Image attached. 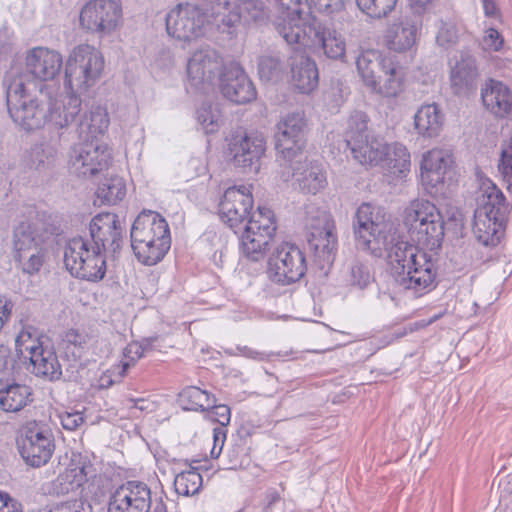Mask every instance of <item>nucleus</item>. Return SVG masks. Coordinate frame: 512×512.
Here are the masks:
<instances>
[{
  "instance_id": "774afa93",
  "label": "nucleus",
  "mask_w": 512,
  "mask_h": 512,
  "mask_svg": "<svg viewBox=\"0 0 512 512\" xmlns=\"http://www.w3.org/2000/svg\"><path fill=\"white\" fill-rule=\"evenodd\" d=\"M13 358L10 355V349L7 346L0 345V371H5L13 366Z\"/></svg>"
},
{
  "instance_id": "f03ea898",
  "label": "nucleus",
  "mask_w": 512,
  "mask_h": 512,
  "mask_svg": "<svg viewBox=\"0 0 512 512\" xmlns=\"http://www.w3.org/2000/svg\"><path fill=\"white\" fill-rule=\"evenodd\" d=\"M8 113L15 124L25 131H34L45 124L59 137L64 127L63 92L55 84L29 81L28 76L5 77Z\"/></svg>"
},
{
  "instance_id": "dca6fc26",
  "label": "nucleus",
  "mask_w": 512,
  "mask_h": 512,
  "mask_svg": "<svg viewBox=\"0 0 512 512\" xmlns=\"http://www.w3.org/2000/svg\"><path fill=\"white\" fill-rule=\"evenodd\" d=\"M17 446L21 457L31 467L46 464L55 448L52 433L36 422L28 423L21 430Z\"/></svg>"
},
{
  "instance_id": "0e129e2a",
  "label": "nucleus",
  "mask_w": 512,
  "mask_h": 512,
  "mask_svg": "<svg viewBox=\"0 0 512 512\" xmlns=\"http://www.w3.org/2000/svg\"><path fill=\"white\" fill-rule=\"evenodd\" d=\"M225 439H226L225 427H220V426L215 427L213 429L214 446L211 450L212 457L217 458L220 455L223 445H224V442H225Z\"/></svg>"
},
{
  "instance_id": "13d9d810",
  "label": "nucleus",
  "mask_w": 512,
  "mask_h": 512,
  "mask_svg": "<svg viewBox=\"0 0 512 512\" xmlns=\"http://www.w3.org/2000/svg\"><path fill=\"white\" fill-rule=\"evenodd\" d=\"M145 354L143 353V348L138 345L137 342L129 344L125 348L124 356L127 358V361L122 362L121 370L118 373L119 378H122L127 370L133 365L137 360L141 359Z\"/></svg>"
},
{
  "instance_id": "c85d7f7f",
  "label": "nucleus",
  "mask_w": 512,
  "mask_h": 512,
  "mask_svg": "<svg viewBox=\"0 0 512 512\" xmlns=\"http://www.w3.org/2000/svg\"><path fill=\"white\" fill-rule=\"evenodd\" d=\"M484 107L494 116L503 118L512 113V93L500 81L489 79L481 89Z\"/></svg>"
},
{
  "instance_id": "c03bdc74",
  "label": "nucleus",
  "mask_w": 512,
  "mask_h": 512,
  "mask_svg": "<svg viewBox=\"0 0 512 512\" xmlns=\"http://www.w3.org/2000/svg\"><path fill=\"white\" fill-rule=\"evenodd\" d=\"M305 139L287 137V134L275 133V149L277 153L290 164L302 152Z\"/></svg>"
},
{
  "instance_id": "09e8293b",
  "label": "nucleus",
  "mask_w": 512,
  "mask_h": 512,
  "mask_svg": "<svg viewBox=\"0 0 512 512\" xmlns=\"http://www.w3.org/2000/svg\"><path fill=\"white\" fill-rule=\"evenodd\" d=\"M276 133L287 137L305 139L306 120L303 113L294 112L284 116L276 125Z\"/></svg>"
},
{
  "instance_id": "864d4df0",
  "label": "nucleus",
  "mask_w": 512,
  "mask_h": 512,
  "mask_svg": "<svg viewBox=\"0 0 512 512\" xmlns=\"http://www.w3.org/2000/svg\"><path fill=\"white\" fill-rule=\"evenodd\" d=\"M459 40V30L454 23L440 21L436 42L439 46L448 49L456 45Z\"/></svg>"
},
{
  "instance_id": "20e7f679",
  "label": "nucleus",
  "mask_w": 512,
  "mask_h": 512,
  "mask_svg": "<svg viewBox=\"0 0 512 512\" xmlns=\"http://www.w3.org/2000/svg\"><path fill=\"white\" fill-rule=\"evenodd\" d=\"M276 30L287 44H298L332 60L345 57L346 43L341 33L315 17L278 23Z\"/></svg>"
},
{
  "instance_id": "393cba45",
  "label": "nucleus",
  "mask_w": 512,
  "mask_h": 512,
  "mask_svg": "<svg viewBox=\"0 0 512 512\" xmlns=\"http://www.w3.org/2000/svg\"><path fill=\"white\" fill-rule=\"evenodd\" d=\"M450 86L457 96L468 97L478 87L479 71L476 59L467 51H461L450 70Z\"/></svg>"
},
{
  "instance_id": "bf43d9fd",
  "label": "nucleus",
  "mask_w": 512,
  "mask_h": 512,
  "mask_svg": "<svg viewBox=\"0 0 512 512\" xmlns=\"http://www.w3.org/2000/svg\"><path fill=\"white\" fill-rule=\"evenodd\" d=\"M209 408L211 410L208 412V417L211 421L217 422L220 427H226L230 423L231 410L229 406L213 403Z\"/></svg>"
},
{
  "instance_id": "603ef678",
  "label": "nucleus",
  "mask_w": 512,
  "mask_h": 512,
  "mask_svg": "<svg viewBox=\"0 0 512 512\" xmlns=\"http://www.w3.org/2000/svg\"><path fill=\"white\" fill-rule=\"evenodd\" d=\"M498 168L506 183V189L512 192V135L502 144Z\"/></svg>"
},
{
  "instance_id": "2eb2a0df",
  "label": "nucleus",
  "mask_w": 512,
  "mask_h": 512,
  "mask_svg": "<svg viewBox=\"0 0 512 512\" xmlns=\"http://www.w3.org/2000/svg\"><path fill=\"white\" fill-rule=\"evenodd\" d=\"M122 7L115 0H90L81 9L80 26L101 37L110 35L120 25Z\"/></svg>"
},
{
  "instance_id": "7c9ffc66",
  "label": "nucleus",
  "mask_w": 512,
  "mask_h": 512,
  "mask_svg": "<svg viewBox=\"0 0 512 512\" xmlns=\"http://www.w3.org/2000/svg\"><path fill=\"white\" fill-rule=\"evenodd\" d=\"M445 222L442 214L432 217L425 226H418L415 230L408 231L410 239L424 251L438 250L444 239Z\"/></svg>"
},
{
  "instance_id": "72a5a7b5",
  "label": "nucleus",
  "mask_w": 512,
  "mask_h": 512,
  "mask_svg": "<svg viewBox=\"0 0 512 512\" xmlns=\"http://www.w3.org/2000/svg\"><path fill=\"white\" fill-rule=\"evenodd\" d=\"M385 64L381 77L376 80V87L371 90L384 97H397L404 88V73L391 58L386 59Z\"/></svg>"
},
{
  "instance_id": "0eeeda50",
  "label": "nucleus",
  "mask_w": 512,
  "mask_h": 512,
  "mask_svg": "<svg viewBox=\"0 0 512 512\" xmlns=\"http://www.w3.org/2000/svg\"><path fill=\"white\" fill-rule=\"evenodd\" d=\"M369 117L353 112L347 120L344 139L354 160L364 166H376L388 155V144L368 126Z\"/></svg>"
},
{
  "instance_id": "79ce46f5",
  "label": "nucleus",
  "mask_w": 512,
  "mask_h": 512,
  "mask_svg": "<svg viewBox=\"0 0 512 512\" xmlns=\"http://www.w3.org/2000/svg\"><path fill=\"white\" fill-rule=\"evenodd\" d=\"M55 157L56 152L51 146L36 144L26 153L24 162L31 169L43 170L54 163Z\"/></svg>"
},
{
  "instance_id": "9b49d317",
  "label": "nucleus",
  "mask_w": 512,
  "mask_h": 512,
  "mask_svg": "<svg viewBox=\"0 0 512 512\" xmlns=\"http://www.w3.org/2000/svg\"><path fill=\"white\" fill-rule=\"evenodd\" d=\"M106 258L94 247L89 249L88 241L81 236L66 241V271L78 279L101 281L106 274Z\"/></svg>"
},
{
  "instance_id": "a19ab883",
  "label": "nucleus",
  "mask_w": 512,
  "mask_h": 512,
  "mask_svg": "<svg viewBox=\"0 0 512 512\" xmlns=\"http://www.w3.org/2000/svg\"><path fill=\"white\" fill-rule=\"evenodd\" d=\"M178 401L181 407L188 411H205L213 403H216L213 394L196 386L184 388L179 393Z\"/></svg>"
},
{
  "instance_id": "e2e57ef3",
  "label": "nucleus",
  "mask_w": 512,
  "mask_h": 512,
  "mask_svg": "<svg viewBox=\"0 0 512 512\" xmlns=\"http://www.w3.org/2000/svg\"><path fill=\"white\" fill-rule=\"evenodd\" d=\"M0 512H22V505L8 493L0 492Z\"/></svg>"
},
{
  "instance_id": "052dcab7",
  "label": "nucleus",
  "mask_w": 512,
  "mask_h": 512,
  "mask_svg": "<svg viewBox=\"0 0 512 512\" xmlns=\"http://www.w3.org/2000/svg\"><path fill=\"white\" fill-rule=\"evenodd\" d=\"M504 39L495 28H489L485 31L482 39V46L484 50L500 51L503 47Z\"/></svg>"
},
{
  "instance_id": "a18cd8bd",
  "label": "nucleus",
  "mask_w": 512,
  "mask_h": 512,
  "mask_svg": "<svg viewBox=\"0 0 512 512\" xmlns=\"http://www.w3.org/2000/svg\"><path fill=\"white\" fill-rule=\"evenodd\" d=\"M285 71V64L277 55H263L258 61V74L263 81L277 82Z\"/></svg>"
},
{
  "instance_id": "9d476101",
  "label": "nucleus",
  "mask_w": 512,
  "mask_h": 512,
  "mask_svg": "<svg viewBox=\"0 0 512 512\" xmlns=\"http://www.w3.org/2000/svg\"><path fill=\"white\" fill-rule=\"evenodd\" d=\"M63 241L64 235L60 227L50 222L22 221L15 227L13 234L15 259L22 263L26 252L42 245L45 249H51L53 254H58Z\"/></svg>"
},
{
  "instance_id": "e433bc0d",
  "label": "nucleus",
  "mask_w": 512,
  "mask_h": 512,
  "mask_svg": "<svg viewBox=\"0 0 512 512\" xmlns=\"http://www.w3.org/2000/svg\"><path fill=\"white\" fill-rule=\"evenodd\" d=\"M386 59H390V57H381L374 50H367L357 57L356 67L358 73L364 84L370 89L376 87V80L381 77L378 73H381L383 66L386 65Z\"/></svg>"
},
{
  "instance_id": "69168bd1",
  "label": "nucleus",
  "mask_w": 512,
  "mask_h": 512,
  "mask_svg": "<svg viewBox=\"0 0 512 512\" xmlns=\"http://www.w3.org/2000/svg\"><path fill=\"white\" fill-rule=\"evenodd\" d=\"M207 5V10L211 12L212 17L220 16L223 11L229 10V0H203Z\"/></svg>"
},
{
  "instance_id": "5fc2aeb1",
  "label": "nucleus",
  "mask_w": 512,
  "mask_h": 512,
  "mask_svg": "<svg viewBox=\"0 0 512 512\" xmlns=\"http://www.w3.org/2000/svg\"><path fill=\"white\" fill-rule=\"evenodd\" d=\"M274 2L278 7L287 12L286 17L278 23L298 22V19H303L301 16V6L306 4L307 0H274Z\"/></svg>"
},
{
  "instance_id": "f3484780",
  "label": "nucleus",
  "mask_w": 512,
  "mask_h": 512,
  "mask_svg": "<svg viewBox=\"0 0 512 512\" xmlns=\"http://www.w3.org/2000/svg\"><path fill=\"white\" fill-rule=\"evenodd\" d=\"M93 246L104 255L114 257L122 248L124 228L118 215L110 212L99 213L89 222Z\"/></svg>"
},
{
  "instance_id": "4468645a",
  "label": "nucleus",
  "mask_w": 512,
  "mask_h": 512,
  "mask_svg": "<svg viewBox=\"0 0 512 512\" xmlns=\"http://www.w3.org/2000/svg\"><path fill=\"white\" fill-rule=\"evenodd\" d=\"M306 227L308 244L319 265L321 268L331 265L338 246L336 226L332 216L325 211H319L307 222Z\"/></svg>"
},
{
  "instance_id": "a211bd4d",
  "label": "nucleus",
  "mask_w": 512,
  "mask_h": 512,
  "mask_svg": "<svg viewBox=\"0 0 512 512\" xmlns=\"http://www.w3.org/2000/svg\"><path fill=\"white\" fill-rule=\"evenodd\" d=\"M111 154L93 141H84L71 149L69 171L80 178H90L108 169Z\"/></svg>"
},
{
  "instance_id": "ddd939ff",
  "label": "nucleus",
  "mask_w": 512,
  "mask_h": 512,
  "mask_svg": "<svg viewBox=\"0 0 512 512\" xmlns=\"http://www.w3.org/2000/svg\"><path fill=\"white\" fill-rule=\"evenodd\" d=\"M307 271L304 252L295 244H279L268 258L267 275L276 284L288 286L298 282Z\"/></svg>"
},
{
  "instance_id": "cd10ccee",
  "label": "nucleus",
  "mask_w": 512,
  "mask_h": 512,
  "mask_svg": "<svg viewBox=\"0 0 512 512\" xmlns=\"http://www.w3.org/2000/svg\"><path fill=\"white\" fill-rule=\"evenodd\" d=\"M290 59L291 77L294 87L304 94L312 92L318 86L319 81L315 61L297 50Z\"/></svg>"
},
{
  "instance_id": "bb28decb",
  "label": "nucleus",
  "mask_w": 512,
  "mask_h": 512,
  "mask_svg": "<svg viewBox=\"0 0 512 512\" xmlns=\"http://www.w3.org/2000/svg\"><path fill=\"white\" fill-rule=\"evenodd\" d=\"M221 92L236 104L248 103L256 98V89L238 64H231L220 76Z\"/></svg>"
},
{
  "instance_id": "4d7b16f0",
  "label": "nucleus",
  "mask_w": 512,
  "mask_h": 512,
  "mask_svg": "<svg viewBox=\"0 0 512 512\" xmlns=\"http://www.w3.org/2000/svg\"><path fill=\"white\" fill-rule=\"evenodd\" d=\"M197 119L205 129L206 133L215 132L219 126V115L212 111L211 106L203 105L197 111Z\"/></svg>"
},
{
  "instance_id": "6ab92c4d",
  "label": "nucleus",
  "mask_w": 512,
  "mask_h": 512,
  "mask_svg": "<svg viewBox=\"0 0 512 512\" xmlns=\"http://www.w3.org/2000/svg\"><path fill=\"white\" fill-rule=\"evenodd\" d=\"M228 153L236 167L258 172L260 159L266 150L265 138L258 133L237 131L227 139Z\"/></svg>"
},
{
  "instance_id": "7ed1b4c3",
  "label": "nucleus",
  "mask_w": 512,
  "mask_h": 512,
  "mask_svg": "<svg viewBox=\"0 0 512 512\" xmlns=\"http://www.w3.org/2000/svg\"><path fill=\"white\" fill-rule=\"evenodd\" d=\"M105 60L102 53L89 44L75 46L66 59V126L69 118L75 121L81 111L82 95L101 79ZM66 94L68 91L66 90Z\"/></svg>"
},
{
  "instance_id": "b1692460",
  "label": "nucleus",
  "mask_w": 512,
  "mask_h": 512,
  "mask_svg": "<svg viewBox=\"0 0 512 512\" xmlns=\"http://www.w3.org/2000/svg\"><path fill=\"white\" fill-rule=\"evenodd\" d=\"M280 177L286 182L291 179L293 188L304 194L315 195L327 185V177L322 165L307 159L289 164V170L282 171Z\"/></svg>"
},
{
  "instance_id": "f704fd0d",
  "label": "nucleus",
  "mask_w": 512,
  "mask_h": 512,
  "mask_svg": "<svg viewBox=\"0 0 512 512\" xmlns=\"http://www.w3.org/2000/svg\"><path fill=\"white\" fill-rule=\"evenodd\" d=\"M173 462L175 465L184 466L181 470L177 467L172 468L176 493L183 496L198 494L202 487V476L198 469L192 467L188 460L173 459Z\"/></svg>"
},
{
  "instance_id": "1a4fd4ad",
  "label": "nucleus",
  "mask_w": 512,
  "mask_h": 512,
  "mask_svg": "<svg viewBox=\"0 0 512 512\" xmlns=\"http://www.w3.org/2000/svg\"><path fill=\"white\" fill-rule=\"evenodd\" d=\"M277 229L274 213L267 207H258L243 225L240 234V250L251 262L262 261Z\"/></svg>"
},
{
  "instance_id": "423d86ee",
  "label": "nucleus",
  "mask_w": 512,
  "mask_h": 512,
  "mask_svg": "<svg viewBox=\"0 0 512 512\" xmlns=\"http://www.w3.org/2000/svg\"><path fill=\"white\" fill-rule=\"evenodd\" d=\"M510 207L503 192L491 184L479 199L474 211L472 231L478 243L497 246L505 234Z\"/></svg>"
},
{
  "instance_id": "6e6552de",
  "label": "nucleus",
  "mask_w": 512,
  "mask_h": 512,
  "mask_svg": "<svg viewBox=\"0 0 512 512\" xmlns=\"http://www.w3.org/2000/svg\"><path fill=\"white\" fill-rule=\"evenodd\" d=\"M97 474L87 454L72 452L66 464V495L74 493L77 498L66 499V512H92L88 501L98 495Z\"/></svg>"
},
{
  "instance_id": "39448f33",
  "label": "nucleus",
  "mask_w": 512,
  "mask_h": 512,
  "mask_svg": "<svg viewBox=\"0 0 512 512\" xmlns=\"http://www.w3.org/2000/svg\"><path fill=\"white\" fill-rule=\"evenodd\" d=\"M131 248L143 265L161 262L171 247L167 221L158 212L143 210L135 218L130 230Z\"/></svg>"
},
{
  "instance_id": "c9c22d12",
  "label": "nucleus",
  "mask_w": 512,
  "mask_h": 512,
  "mask_svg": "<svg viewBox=\"0 0 512 512\" xmlns=\"http://www.w3.org/2000/svg\"><path fill=\"white\" fill-rule=\"evenodd\" d=\"M109 116L105 108L92 107L79 121L78 132L83 141H93L103 135L109 126Z\"/></svg>"
},
{
  "instance_id": "ea45409f",
  "label": "nucleus",
  "mask_w": 512,
  "mask_h": 512,
  "mask_svg": "<svg viewBox=\"0 0 512 512\" xmlns=\"http://www.w3.org/2000/svg\"><path fill=\"white\" fill-rule=\"evenodd\" d=\"M443 116L435 103L421 106L414 116L415 129L427 137L436 136L442 125Z\"/></svg>"
},
{
  "instance_id": "a878e982",
  "label": "nucleus",
  "mask_w": 512,
  "mask_h": 512,
  "mask_svg": "<svg viewBox=\"0 0 512 512\" xmlns=\"http://www.w3.org/2000/svg\"><path fill=\"white\" fill-rule=\"evenodd\" d=\"M62 64L61 55L50 51L47 48L36 47L32 49L26 57V69L28 80L32 81L31 76L40 81H50L47 84H55L61 89L59 80L55 77L59 73Z\"/></svg>"
},
{
  "instance_id": "f8f14e48",
  "label": "nucleus",
  "mask_w": 512,
  "mask_h": 512,
  "mask_svg": "<svg viewBox=\"0 0 512 512\" xmlns=\"http://www.w3.org/2000/svg\"><path fill=\"white\" fill-rule=\"evenodd\" d=\"M208 16L211 12L204 3H179L166 15V31L178 41L191 42L204 35Z\"/></svg>"
},
{
  "instance_id": "aec40b11",
  "label": "nucleus",
  "mask_w": 512,
  "mask_h": 512,
  "mask_svg": "<svg viewBox=\"0 0 512 512\" xmlns=\"http://www.w3.org/2000/svg\"><path fill=\"white\" fill-rule=\"evenodd\" d=\"M253 196L246 186L229 187L219 202L220 219L238 234L253 212Z\"/></svg>"
},
{
  "instance_id": "8fccbe9b",
  "label": "nucleus",
  "mask_w": 512,
  "mask_h": 512,
  "mask_svg": "<svg viewBox=\"0 0 512 512\" xmlns=\"http://www.w3.org/2000/svg\"><path fill=\"white\" fill-rule=\"evenodd\" d=\"M88 336L78 330L66 332V361L77 363L83 356Z\"/></svg>"
},
{
  "instance_id": "6e6d98bb",
  "label": "nucleus",
  "mask_w": 512,
  "mask_h": 512,
  "mask_svg": "<svg viewBox=\"0 0 512 512\" xmlns=\"http://www.w3.org/2000/svg\"><path fill=\"white\" fill-rule=\"evenodd\" d=\"M35 252L28 256L27 261L22 263V270L26 274L33 275L40 271L44 262V253H48L51 249H45L44 246H39L33 249Z\"/></svg>"
},
{
  "instance_id": "f257e3e1",
  "label": "nucleus",
  "mask_w": 512,
  "mask_h": 512,
  "mask_svg": "<svg viewBox=\"0 0 512 512\" xmlns=\"http://www.w3.org/2000/svg\"><path fill=\"white\" fill-rule=\"evenodd\" d=\"M353 227L362 249L377 255L385 247L394 283L400 290L419 297L436 287V260L431 254L402 239L392 240L386 246V224L380 208L363 203L356 211Z\"/></svg>"
},
{
  "instance_id": "de8ad7c7",
  "label": "nucleus",
  "mask_w": 512,
  "mask_h": 512,
  "mask_svg": "<svg viewBox=\"0 0 512 512\" xmlns=\"http://www.w3.org/2000/svg\"><path fill=\"white\" fill-rule=\"evenodd\" d=\"M394 174L403 175L410 170V153L400 143L388 145V155L384 158Z\"/></svg>"
},
{
  "instance_id": "412c9836",
  "label": "nucleus",
  "mask_w": 512,
  "mask_h": 512,
  "mask_svg": "<svg viewBox=\"0 0 512 512\" xmlns=\"http://www.w3.org/2000/svg\"><path fill=\"white\" fill-rule=\"evenodd\" d=\"M223 60L220 54L209 46L197 49L187 63L190 84L197 90H205L222 75Z\"/></svg>"
},
{
  "instance_id": "4be33fe9",
  "label": "nucleus",
  "mask_w": 512,
  "mask_h": 512,
  "mask_svg": "<svg viewBox=\"0 0 512 512\" xmlns=\"http://www.w3.org/2000/svg\"><path fill=\"white\" fill-rule=\"evenodd\" d=\"M151 503V489L148 484L139 480H129L112 493L108 512H149Z\"/></svg>"
},
{
  "instance_id": "49530a36",
  "label": "nucleus",
  "mask_w": 512,
  "mask_h": 512,
  "mask_svg": "<svg viewBox=\"0 0 512 512\" xmlns=\"http://www.w3.org/2000/svg\"><path fill=\"white\" fill-rule=\"evenodd\" d=\"M243 23H263L269 17V10L262 0H243L238 6Z\"/></svg>"
},
{
  "instance_id": "5701e85b",
  "label": "nucleus",
  "mask_w": 512,
  "mask_h": 512,
  "mask_svg": "<svg viewBox=\"0 0 512 512\" xmlns=\"http://www.w3.org/2000/svg\"><path fill=\"white\" fill-rule=\"evenodd\" d=\"M17 349L21 354L28 353L32 372L37 376L50 380L59 379L62 371L61 365L54 352L44 349L38 340H31L29 332H21L16 339ZM27 358V356H24Z\"/></svg>"
},
{
  "instance_id": "473e14b6",
  "label": "nucleus",
  "mask_w": 512,
  "mask_h": 512,
  "mask_svg": "<svg viewBox=\"0 0 512 512\" xmlns=\"http://www.w3.org/2000/svg\"><path fill=\"white\" fill-rule=\"evenodd\" d=\"M32 402L31 388L14 381L0 380V409L7 413H16Z\"/></svg>"
},
{
  "instance_id": "37998d69",
  "label": "nucleus",
  "mask_w": 512,
  "mask_h": 512,
  "mask_svg": "<svg viewBox=\"0 0 512 512\" xmlns=\"http://www.w3.org/2000/svg\"><path fill=\"white\" fill-rule=\"evenodd\" d=\"M374 280V274L368 263L356 259L349 265L346 281L350 286L363 290Z\"/></svg>"
},
{
  "instance_id": "680f3d73",
  "label": "nucleus",
  "mask_w": 512,
  "mask_h": 512,
  "mask_svg": "<svg viewBox=\"0 0 512 512\" xmlns=\"http://www.w3.org/2000/svg\"><path fill=\"white\" fill-rule=\"evenodd\" d=\"M314 7L322 13L332 14L340 11L345 0H310Z\"/></svg>"
},
{
  "instance_id": "4c0bfd02",
  "label": "nucleus",
  "mask_w": 512,
  "mask_h": 512,
  "mask_svg": "<svg viewBox=\"0 0 512 512\" xmlns=\"http://www.w3.org/2000/svg\"><path fill=\"white\" fill-rule=\"evenodd\" d=\"M95 203L100 205H116L126 196V184L116 174H106L98 184Z\"/></svg>"
},
{
  "instance_id": "338daca9",
  "label": "nucleus",
  "mask_w": 512,
  "mask_h": 512,
  "mask_svg": "<svg viewBox=\"0 0 512 512\" xmlns=\"http://www.w3.org/2000/svg\"><path fill=\"white\" fill-rule=\"evenodd\" d=\"M436 0H408L411 10L418 15H422L429 11Z\"/></svg>"
},
{
  "instance_id": "58836bf2",
  "label": "nucleus",
  "mask_w": 512,
  "mask_h": 512,
  "mask_svg": "<svg viewBox=\"0 0 512 512\" xmlns=\"http://www.w3.org/2000/svg\"><path fill=\"white\" fill-rule=\"evenodd\" d=\"M440 213L436 205L428 200L416 199L412 201L404 211V225L407 231L415 230Z\"/></svg>"
},
{
  "instance_id": "3c124183",
  "label": "nucleus",
  "mask_w": 512,
  "mask_h": 512,
  "mask_svg": "<svg viewBox=\"0 0 512 512\" xmlns=\"http://www.w3.org/2000/svg\"><path fill=\"white\" fill-rule=\"evenodd\" d=\"M396 3L397 0H356L358 8L375 19L386 17L395 8Z\"/></svg>"
},
{
  "instance_id": "2f4dec72",
  "label": "nucleus",
  "mask_w": 512,
  "mask_h": 512,
  "mask_svg": "<svg viewBox=\"0 0 512 512\" xmlns=\"http://www.w3.org/2000/svg\"><path fill=\"white\" fill-rule=\"evenodd\" d=\"M450 156L442 150H431L423 155L421 161L422 181L432 188L443 184L447 169L450 168Z\"/></svg>"
},
{
  "instance_id": "c756f323",
  "label": "nucleus",
  "mask_w": 512,
  "mask_h": 512,
  "mask_svg": "<svg viewBox=\"0 0 512 512\" xmlns=\"http://www.w3.org/2000/svg\"><path fill=\"white\" fill-rule=\"evenodd\" d=\"M421 23L409 16L395 20L386 32V42L391 50L407 51L415 44Z\"/></svg>"
}]
</instances>
